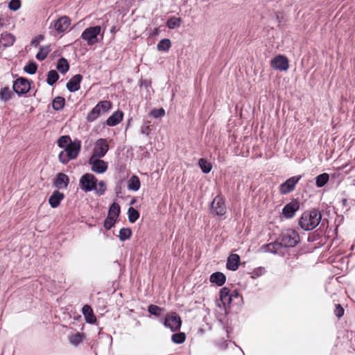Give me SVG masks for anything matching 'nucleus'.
<instances>
[{
	"mask_svg": "<svg viewBox=\"0 0 355 355\" xmlns=\"http://www.w3.org/2000/svg\"><path fill=\"white\" fill-rule=\"evenodd\" d=\"M49 51L50 49L49 46L40 47L39 52L36 55L37 59L40 60H44L47 57Z\"/></svg>",
	"mask_w": 355,
	"mask_h": 355,
	"instance_id": "72a5a7b5",
	"label": "nucleus"
},
{
	"mask_svg": "<svg viewBox=\"0 0 355 355\" xmlns=\"http://www.w3.org/2000/svg\"><path fill=\"white\" fill-rule=\"evenodd\" d=\"M329 175L327 173H322L316 177L315 183L317 187H322L328 182Z\"/></svg>",
	"mask_w": 355,
	"mask_h": 355,
	"instance_id": "c85d7f7f",
	"label": "nucleus"
},
{
	"mask_svg": "<svg viewBox=\"0 0 355 355\" xmlns=\"http://www.w3.org/2000/svg\"><path fill=\"white\" fill-rule=\"evenodd\" d=\"M218 347L221 349H225L227 347V339L223 338V343L217 344Z\"/></svg>",
	"mask_w": 355,
	"mask_h": 355,
	"instance_id": "8fccbe9b",
	"label": "nucleus"
},
{
	"mask_svg": "<svg viewBox=\"0 0 355 355\" xmlns=\"http://www.w3.org/2000/svg\"><path fill=\"white\" fill-rule=\"evenodd\" d=\"M148 311L150 314L154 315L155 316H159L164 312L163 309L154 304L149 305Z\"/></svg>",
	"mask_w": 355,
	"mask_h": 355,
	"instance_id": "4c0bfd02",
	"label": "nucleus"
},
{
	"mask_svg": "<svg viewBox=\"0 0 355 355\" xmlns=\"http://www.w3.org/2000/svg\"><path fill=\"white\" fill-rule=\"evenodd\" d=\"M211 209L215 214L223 216L226 213L224 198L220 195L217 196L212 201Z\"/></svg>",
	"mask_w": 355,
	"mask_h": 355,
	"instance_id": "9b49d317",
	"label": "nucleus"
},
{
	"mask_svg": "<svg viewBox=\"0 0 355 355\" xmlns=\"http://www.w3.org/2000/svg\"><path fill=\"white\" fill-rule=\"evenodd\" d=\"M335 314L337 317L340 318L344 314V309L340 304H336Z\"/></svg>",
	"mask_w": 355,
	"mask_h": 355,
	"instance_id": "49530a36",
	"label": "nucleus"
},
{
	"mask_svg": "<svg viewBox=\"0 0 355 355\" xmlns=\"http://www.w3.org/2000/svg\"><path fill=\"white\" fill-rule=\"evenodd\" d=\"M69 178L67 175L60 173L58 174L55 181V186L59 189H66L69 184Z\"/></svg>",
	"mask_w": 355,
	"mask_h": 355,
	"instance_id": "412c9836",
	"label": "nucleus"
},
{
	"mask_svg": "<svg viewBox=\"0 0 355 355\" xmlns=\"http://www.w3.org/2000/svg\"><path fill=\"white\" fill-rule=\"evenodd\" d=\"M198 164H199L200 168L202 169V171L205 173H208L211 170L212 166H211V163L207 162L205 159H202V158L200 159L198 161Z\"/></svg>",
	"mask_w": 355,
	"mask_h": 355,
	"instance_id": "c756f323",
	"label": "nucleus"
},
{
	"mask_svg": "<svg viewBox=\"0 0 355 355\" xmlns=\"http://www.w3.org/2000/svg\"><path fill=\"white\" fill-rule=\"evenodd\" d=\"M80 186L85 192L94 191L99 196L103 195L107 189L104 181L97 182L96 177L92 173H85L80 179Z\"/></svg>",
	"mask_w": 355,
	"mask_h": 355,
	"instance_id": "f257e3e1",
	"label": "nucleus"
},
{
	"mask_svg": "<svg viewBox=\"0 0 355 355\" xmlns=\"http://www.w3.org/2000/svg\"><path fill=\"white\" fill-rule=\"evenodd\" d=\"M82 312L87 322L92 324L96 322V316L94 315L93 310L90 306L87 304L85 305L82 309Z\"/></svg>",
	"mask_w": 355,
	"mask_h": 355,
	"instance_id": "4be33fe9",
	"label": "nucleus"
},
{
	"mask_svg": "<svg viewBox=\"0 0 355 355\" xmlns=\"http://www.w3.org/2000/svg\"><path fill=\"white\" fill-rule=\"evenodd\" d=\"M181 22H182L181 18L173 17L170 18L167 21L166 25L169 28L173 29V28L179 27L181 24Z\"/></svg>",
	"mask_w": 355,
	"mask_h": 355,
	"instance_id": "7c9ffc66",
	"label": "nucleus"
},
{
	"mask_svg": "<svg viewBox=\"0 0 355 355\" xmlns=\"http://www.w3.org/2000/svg\"><path fill=\"white\" fill-rule=\"evenodd\" d=\"M37 67L36 64L31 62L24 67V71L28 73L34 74L37 71Z\"/></svg>",
	"mask_w": 355,
	"mask_h": 355,
	"instance_id": "c03bdc74",
	"label": "nucleus"
},
{
	"mask_svg": "<svg viewBox=\"0 0 355 355\" xmlns=\"http://www.w3.org/2000/svg\"><path fill=\"white\" fill-rule=\"evenodd\" d=\"M120 213V207L117 203H112L110 207L108 215L117 218L119 214Z\"/></svg>",
	"mask_w": 355,
	"mask_h": 355,
	"instance_id": "c9c22d12",
	"label": "nucleus"
},
{
	"mask_svg": "<svg viewBox=\"0 0 355 355\" xmlns=\"http://www.w3.org/2000/svg\"><path fill=\"white\" fill-rule=\"evenodd\" d=\"M232 295L230 294L229 288L224 287L220 292V300L217 301V306L218 307H223L225 309L227 306H229L232 302Z\"/></svg>",
	"mask_w": 355,
	"mask_h": 355,
	"instance_id": "4468645a",
	"label": "nucleus"
},
{
	"mask_svg": "<svg viewBox=\"0 0 355 355\" xmlns=\"http://www.w3.org/2000/svg\"><path fill=\"white\" fill-rule=\"evenodd\" d=\"M123 112H116L113 113L106 121V123L110 126H114L119 123L123 119Z\"/></svg>",
	"mask_w": 355,
	"mask_h": 355,
	"instance_id": "5701e85b",
	"label": "nucleus"
},
{
	"mask_svg": "<svg viewBox=\"0 0 355 355\" xmlns=\"http://www.w3.org/2000/svg\"><path fill=\"white\" fill-rule=\"evenodd\" d=\"M81 148V143L79 140L71 141L64 150L60 153L58 158L62 164H67L70 159H73L78 155Z\"/></svg>",
	"mask_w": 355,
	"mask_h": 355,
	"instance_id": "7ed1b4c3",
	"label": "nucleus"
},
{
	"mask_svg": "<svg viewBox=\"0 0 355 355\" xmlns=\"http://www.w3.org/2000/svg\"><path fill=\"white\" fill-rule=\"evenodd\" d=\"M44 39V37L42 35H39L37 36V37H35L32 42H31V44L34 46H37L39 45V44L40 43V42L42 40H43Z\"/></svg>",
	"mask_w": 355,
	"mask_h": 355,
	"instance_id": "de8ad7c7",
	"label": "nucleus"
},
{
	"mask_svg": "<svg viewBox=\"0 0 355 355\" xmlns=\"http://www.w3.org/2000/svg\"><path fill=\"white\" fill-rule=\"evenodd\" d=\"M128 220L130 223H135L139 217V213L132 207L128 210Z\"/></svg>",
	"mask_w": 355,
	"mask_h": 355,
	"instance_id": "473e14b6",
	"label": "nucleus"
},
{
	"mask_svg": "<svg viewBox=\"0 0 355 355\" xmlns=\"http://www.w3.org/2000/svg\"><path fill=\"white\" fill-rule=\"evenodd\" d=\"M116 220L115 218L108 215L104 221V227L106 230H110L115 223Z\"/></svg>",
	"mask_w": 355,
	"mask_h": 355,
	"instance_id": "a19ab883",
	"label": "nucleus"
},
{
	"mask_svg": "<svg viewBox=\"0 0 355 355\" xmlns=\"http://www.w3.org/2000/svg\"><path fill=\"white\" fill-rule=\"evenodd\" d=\"M15 42V37L9 33L5 32L1 35L0 44L4 47L12 46Z\"/></svg>",
	"mask_w": 355,
	"mask_h": 355,
	"instance_id": "a211bd4d",
	"label": "nucleus"
},
{
	"mask_svg": "<svg viewBox=\"0 0 355 355\" xmlns=\"http://www.w3.org/2000/svg\"><path fill=\"white\" fill-rule=\"evenodd\" d=\"M70 25V19L68 17L63 16L59 18L54 24L55 29L59 32L62 33L65 31Z\"/></svg>",
	"mask_w": 355,
	"mask_h": 355,
	"instance_id": "2eb2a0df",
	"label": "nucleus"
},
{
	"mask_svg": "<svg viewBox=\"0 0 355 355\" xmlns=\"http://www.w3.org/2000/svg\"><path fill=\"white\" fill-rule=\"evenodd\" d=\"M270 65L276 70L285 71L289 67V62L285 55H278L270 60Z\"/></svg>",
	"mask_w": 355,
	"mask_h": 355,
	"instance_id": "9d476101",
	"label": "nucleus"
},
{
	"mask_svg": "<svg viewBox=\"0 0 355 355\" xmlns=\"http://www.w3.org/2000/svg\"><path fill=\"white\" fill-rule=\"evenodd\" d=\"M112 107V103L107 101H103L99 102L88 114L87 120L88 121H94L99 116L107 112Z\"/></svg>",
	"mask_w": 355,
	"mask_h": 355,
	"instance_id": "20e7f679",
	"label": "nucleus"
},
{
	"mask_svg": "<svg viewBox=\"0 0 355 355\" xmlns=\"http://www.w3.org/2000/svg\"><path fill=\"white\" fill-rule=\"evenodd\" d=\"M69 67L68 61L65 58H62L58 60L57 69L60 73H66L69 70Z\"/></svg>",
	"mask_w": 355,
	"mask_h": 355,
	"instance_id": "bb28decb",
	"label": "nucleus"
},
{
	"mask_svg": "<svg viewBox=\"0 0 355 355\" xmlns=\"http://www.w3.org/2000/svg\"><path fill=\"white\" fill-rule=\"evenodd\" d=\"M29 82L23 78L17 79L13 84V89L18 94H24L30 90Z\"/></svg>",
	"mask_w": 355,
	"mask_h": 355,
	"instance_id": "ddd939ff",
	"label": "nucleus"
},
{
	"mask_svg": "<svg viewBox=\"0 0 355 355\" xmlns=\"http://www.w3.org/2000/svg\"><path fill=\"white\" fill-rule=\"evenodd\" d=\"M1 96L3 99H8L10 97L9 89L7 87L3 88L1 91Z\"/></svg>",
	"mask_w": 355,
	"mask_h": 355,
	"instance_id": "a18cd8bd",
	"label": "nucleus"
},
{
	"mask_svg": "<svg viewBox=\"0 0 355 355\" xmlns=\"http://www.w3.org/2000/svg\"><path fill=\"white\" fill-rule=\"evenodd\" d=\"M240 263V257L236 254H230L227 261V268L231 270H236Z\"/></svg>",
	"mask_w": 355,
	"mask_h": 355,
	"instance_id": "6ab92c4d",
	"label": "nucleus"
},
{
	"mask_svg": "<svg viewBox=\"0 0 355 355\" xmlns=\"http://www.w3.org/2000/svg\"><path fill=\"white\" fill-rule=\"evenodd\" d=\"M64 103H65V101H64V98L58 96V97L55 98L54 100L53 101L52 105H53V107L54 110H60L63 108V107L64 105Z\"/></svg>",
	"mask_w": 355,
	"mask_h": 355,
	"instance_id": "2f4dec72",
	"label": "nucleus"
},
{
	"mask_svg": "<svg viewBox=\"0 0 355 355\" xmlns=\"http://www.w3.org/2000/svg\"><path fill=\"white\" fill-rule=\"evenodd\" d=\"M321 218L322 215L318 210L313 209L306 211L302 215L299 220V225L304 230H311L318 225Z\"/></svg>",
	"mask_w": 355,
	"mask_h": 355,
	"instance_id": "f03ea898",
	"label": "nucleus"
},
{
	"mask_svg": "<svg viewBox=\"0 0 355 355\" xmlns=\"http://www.w3.org/2000/svg\"><path fill=\"white\" fill-rule=\"evenodd\" d=\"M299 209V205L297 202H291L287 204L283 209L282 213L288 218H292L296 211Z\"/></svg>",
	"mask_w": 355,
	"mask_h": 355,
	"instance_id": "f3484780",
	"label": "nucleus"
},
{
	"mask_svg": "<svg viewBox=\"0 0 355 355\" xmlns=\"http://www.w3.org/2000/svg\"><path fill=\"white\" fill-rule=\"evenodd\" d=\"M131 230L129 228H122L119 232V239L121 241H125L131 236Z\"/></svg>",
	"mask_w": 355,
	"mask_h": 355,
	"instance_id": "58836bf2",
	"label": "nucleus"
},
{
	"mask_svg": "<svg viewBox=\"0 0 355 355\" xmlns=\"http://www.w3.org/2000/svg\"><path fill=\"white\" fill-rule=\"evenodd\" d=\"M101 31L100 26L86 28L82 33L81 37L85 40L88 45H93L98 42V35Z\"/></svg>",
	"mask_w": 355,
	"mask_h": 355,
	"instance_id": "423d86ee",
	"label": "nucleus"
},
{
	"mask_svg": "<svg viewBox=\"0 0 355 355\" xmlns=\"http://www.w3.org/2000/svg\"><path fill=\"white\" fill-rule=\"evenodd\" d=\"M71 141L69 136L64 135L58 139V145L60 148H65Z\"/></svg>",
	"mask_w": 355,
	"mask_h": 355,
	"instance_id": "f704fd0d",
	"label": "nucleus"
},
{
	"mask_svg": "<svg viewBox=\"0 0 355 355\" xmlns=\"http://www.w3.org/2000/svg\"><path fill=\"white\" fill-rule=\"evenodd\" d=\"M171 47V42L169 39H162L157 45V49L159 51H168Z\"/></svg>",
	"mask_w": 355,
	"mask_h": 355,
	"instance_id": "a878e982",
	"label": "nucleus"
},
{
	"mask_svg": "<svg viewBox=\"0 0 355 355\" xmlns=\"http://www.w3.org/2000/svg\"><path fill=\"white\" fill-rule=\"evenodd\" d=\"M150 128L149 125H144L141 128V132L143 135H148L150 134Z\"/></svg>",
	"mask_w": 355,
	"mask_h": 355,
	"instance_id": "09e8293b",
	"label": "nucleus"
},
{
	"mask_svg": "<svg viewBox=\"0 0 355 355\" xmlns=\"http://www.w3.org/2000/svg\"><path fill=\"white\" fill-rule=\"evenodd\" d=\"M164 324L171 331H176L180 329L182 324V320L180 315L176 313L173 312L166 315Z\"/></svg>",
	"mask_w": 355,
	"mask_h": 355,
	"instance_id": "0eeeda50",
	"label": "nucleus"
},
{
	"mask_svg": "<svg viewBox=\"0 0 355 355\" xmlns=\"http://www.w3.org/2000/svg\"><path fill=\"white\" fill-rule=\"evenodd\" d=\"M299 240L297 232L293 230H288L283 232L280 237V245L286 247H294Z\"/></svg>",
	"mask_w": 355,
	"mask_h": 355,
	"instance_id": "39448f33",
	"label": "nucleus"
},
{
	"mask_svg": "<svg viewBox=\"0 0 355 355\" xmlns=\"http://www.w3.org/2000/svg\"><path fill=\"white\" fill-rule=\"evenodd\" d=\"M83 79V76L80 74H76L73 76L71 80L67 83V87L71 92L78 91L80 88V83Z\"/></svg>",
	"mask_w": 355,
	"mask_h": 355,
	"instance_id": "dca6fc26",
	"label": "nucleus"
},
{
	"mask_svg": "<svg viewBox=\"0 0 355 355\" xmlns=\"http://www.w3.org/2000/svg\"><path fill=\"white\" fill-rule=\"evenodd\" d=\"M59 76L56 71L55 70H51L48 73L47 76V83L50 85H53L58 79Z\"/></svg>",
	"mask_w": 355,
	"mask_h": 355,
	"instance_id": "e433bc0d",
	"label": "nucleus"
},
{
	"mask_svg": "<svg viewBox=\"0 0 355 355\" xmlns=\"http://www.w3.org/2000/svg\"><path fill=\"white\" fill-rule=\"evenodd\" d=\"M64 198V194L58 191L53 192L49 199V202L51 207L56 208L59 206L61 200Z\"/></svg>",
	"mask_w": 355,
	"mask_h": 355,
	"instance_id": "aec40b11",
	"label": "nucleus"
},
{
	"mask_svg": "<svg viewBox=\"0 0 355 355\" xmlns=\"http://www.w3.org/2000/svg\"><path fill=\"white\" fill-rule=\"evenodd\" d=\"M109 149L107 141L105 139H98L93 149V153L91 157H103L105 155Z\"/></svg>",
	"mask_w": 355,
	"mask_h": 355,
	"instance_id": "1a4fd4ad",
	"label": "nucleus"
},
{
	"mask_svg": "<svg viewBox=\"0 0 355 355\" xmlns=\"http://www.w3.org/2000/svg\"><path fill=\"white\" fill-rule=\"evenodd\" d=\"M83 338L84 334H71L68 340L72 345L77 346L83 340Z\"/></svg>",
	"mask_w": 355,
	"mask_h": 355,
	"instance_id": "cd10ccee",
	"label": "nucleus"
},
{
	"mask_svg": "<svg viewBox=\"0 0 355 355\" xmlns=\"http://www.w3.org/2000/svg\"><path fill=\"white\" fill-rule=\"evenodd\" d=\"M301 179V175L293 176L288 178L286 182L282 183L279 187V192L282 194H286L294 190L295 185Z\"/></svg>",
	"mask_w": 355,
	"mask_h": 355,
	"instance_id": "f8f14e48",
	"label": "nucleus"
},
{
	"mask_svg": "<svg viewBox=\"0 0 355 355\" xmlns=\"http://www.w3.org/2000/svg\"><path fill=\"white\" fill-rule=\"evenodd\" d=\"M21 7L20 0H11L9 2L8 8L10 10L16 11L18 10Z\"/></svg>",
	"mask_w": 355,
	"mask_h": 355,
	"instance_id": "37998d69",
	"label": "nucleus"
},
{
	"mask_svg": "<svg viewBox=\"0 0 355 355\" xmlns=\"http://www.w3.org/2000/svg\"><path fill=\"white\" fill-rule=\"evenodd\" d=\"M165 114V110L163 108L154 109L150 112V115L153 118L162 117Z\"/></svg>",
	"mask_w": 355,
	"mask_h": 355,
	"instance_id": "79ce46f5",
	"label": "nucleus"
},
{
	"mask_svg": "<svg viewBox=\"0 0 355 355\" xmlns=\"http://www.w3.org/2000/svg\"><path fill=\"white\" fill-rule=\"evenodd\" d=\"M128 188L129 190L137 191L140 188V180L137 175H132L128 180Z\"/></svg>",
	"mask_w": 355,
	"mask_h": 355,
	"instance_id": "393cba45",
	"label": "nucleus"
},
{
	"mask_svg": "<svg viewBox=\"0 0 355 355\" xmlns=\"http://www.w3.org/2000/svg\"><path fill=\"white\" fill-rule=\"evenodd\" d=\"M225 276L223 273L217 272L213 273L210 277V282L218 286H222L225 282Z\"/></svg>",
	"mask_w": 355,
	"mask_h": 355,
	"instance_id": "b1692460",
	"label": "nucleus"
},
{
	"mask_svg": "<svg viewBox=\"0 0 355 355\" xmlns=\"http://www.w3.org/2000/svg\"><path fill=\"white\" fill-rule=\"evenodd\" d=\"M0 272H1L0 275L3 274V270L2 268H0Z\"/></svg>",
	"mask_w": 355,
	"mask_h": 355,
	"instance_id": "864d4df0",
	"label": "nucleus"
},
{
	"mask_svg": "<svg viewBox=\"0 0 355 355\" xmlns=\"http://www.w3.org/2000/svg\"><path fill=\"white\" fill-rule=\"evenodd\" d=\"M185 340V334H172L171 340L175 344H182Z\"/></svg>",
	"mask_w": 355,
	"mask_h": 355,
	"instance_id": "ea45409f",
	"label": "nucleus"
},
{
	"mask_svg": "<svg viewBox=\"0 0 355 355\" xmlns=\"http://www.w3.org/2000/svg\"><path fill=\"white\" fill-rule=\"evenodd\" d=\"M106 338L112 341V337L110 336L109 334H106Z\"/></svg>",
	"mask_w": 355,
	"mask_h": 355,
	"instance_id": "603ef678",
	"label": "nucleus"
},
{
	"mask_svg": "<svg viewBox=\"0 0 355 355\" xmlns=\"http://www.w3.org/2000/svg\"><path fill=\"white\" fill-rule=\"evenodd\" d=\"M88 164L91 167V170L98 174L105 173L107 169V163L98 157H90Z\"/></svg>",
	"mask_w": 355,
	"mask_h": 355,
	"instance_id": "6e6552de",
	"label": "nucleus"
},
{
	"mask_svg": "<svg viewBox=\"0 0 355 355\" xmlns=\"http://www.w3.org/2000/svg\"><path fill=\"white\" fill-rule=\"evenodd\" d=\"M158 33H159V29H158L157 28H155V29L153 30V35H157Z\"/></svg>",
	"mask_w": 355,
	"mask_h": 355,
	"instance_id": "3c124183",
	"label": "nucleus"
}]
</instances>
